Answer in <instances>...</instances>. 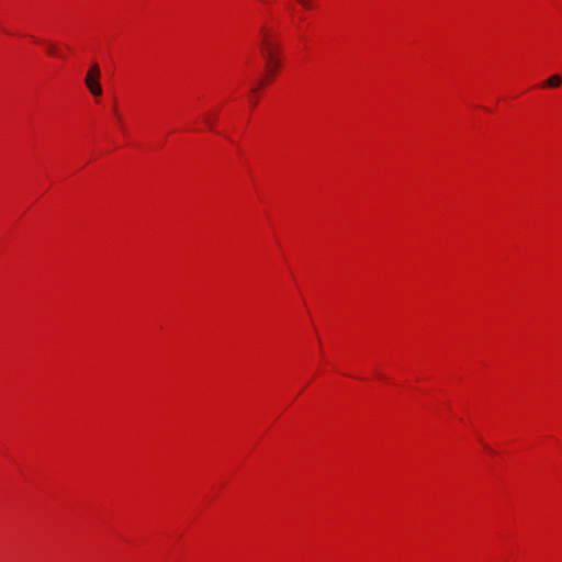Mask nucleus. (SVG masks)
Instances as JSON below:
<instances>
[{"instance_id": "obj_3", "label": "nucleus", "mask_w": 562, "mask_h": 562, "mask_svg": "<svg viewBox=\"0 0 562 562\" xmlns=\"http://www.w3.org/2000/svg\"><path fill=\"white\" fill-rule=\"evenodd\" d=\"M562 85V78L560 75L550 76L544 82H542V88H558Z\"/></svg>"}, {"instance_id": "obj_8", "label": "nucleus", "mask_w": 562, "mask_h": 562, "mask_svg": "<svg viewBox=\"0 0 562 562\" xmlns=\"http://www.w3.org/2000/svg\"><path fill=\"white\" fill-rule=\"evenodd\" d=\"M263 85H265V82L262 80L258 83L259 87H261Z\"/></svg>"}, {"instance_id": "obj_1", "label": "nucleus", "mask_w": 562, "mask_h": 562, "mask_svg": "<svg viewBox=\"0 0 562 562\" xmlns=\"http://www.w3.org/2000/svg\"><path fill=\"white\" fill-rule=\"evenodd\" d=\"M279 53V44L271 41L270 37L267 34H265L261 41V54L266 59V68L268 72H270L271 75L276 74V71L281 66Z\"/></svg>"}, {"instance_id": "obj_6", "label": "nucleus", "mask_w": 562, "mask_h": 562, "mask_svg": "<svg viewBox=\"0 0 562 562\" xmlns=\"http://www.w3.org/2000/svg\"><path fill=\"white\" fill-rule=\"evenodd\" d=\"M47 52L49 54H52V55H57L58 54V50H57L56 46L53 45V44H48L47 45Z\"/></svg>"}, {"instance_id": "obj_5", "label": "nucleus", "mask_w": 562, "mask_h": 562, "mask_svg": "<svg viewBox=\"0 0 562 562\" xmlns=\"http://www.w3.org/2000/svg\"><path fill=\"white\" fill-rule=\"evenodd\" d=\"M203 122H204V124H205L209 128H211V130L213 128V126H214V120H213L211 116L205 115V116H204V119H203Z\"/></svg>"}, {"instance_id": "obj_7", "label": "nucleus", "mask_w": 562, "mask_h": 562, "mask_svg": "<svg viewBox=\"0 0 562 562\" xmlns=\"http://www.w3.org/2000/svg\"><path fill=\"white\" fill-rule=\"evenodd\" d=\"M297 2L305 9L311 8V0H297Z\"/></svg>"}, {"instance_id": "obj_2", "label": "nucleus", "mask_w": 562, "mask_h": 562, "mask_svg": "<svg viewBox=\"0 0 562 562\" xmlns=\"http://www.w3.org/2000/svg\"><path fill=\"white\" fill-rule=\"evenodd\" d=\"M99 79L100 78L87 77V76H86V79H85V83H86L87 88L95 97L102 94V87H101V85L99 82Z\"/></svg>"}, {"instance_id": "obj_4", "label": "nucleus", "mask_w": 562, "mask_h": 562, "mask_svg": "<svg viewBox=\"0 0 562 562\" xmlns=\"http://www.w3.org/2000/svg\"><path fill=\"white\" fill-rule=\"evenodd\" d=\"M100 76H101V71H100L99 66H98L97 64H93V65L90 67L89 71H88V74H87V77H97V78H100Z\"/></svg>"}]
</instances>
